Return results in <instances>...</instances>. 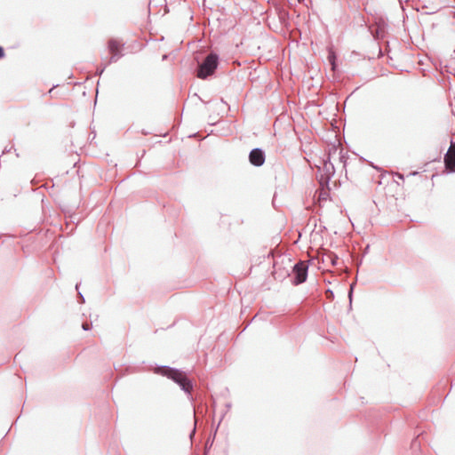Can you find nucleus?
Masks as SVG:
<instances>
[{"instance_id":"obj_1","label":"nucleus","mask_w":455,"mask_h":455,"mask_svg":"<svg viewBox=\"0 0 455 455\" xmlns=\"http://www.w3.org/2000/svg\"><path fill=\"white\" fill-rule=\"evenodd\" d=\"M155 372L173 380L188 395L189 400L193 399L191 395L193 382L187 377L184 371L169 366H158Z\"/></svg>"},{"instance_id":"obj_2","label":"nucleus","mask_w":455,"mask_h":455,"mask_svg":"<svg viewBox=\"0 0 455 455\" xmlns=\"http://www.w3.org/2000/svg\"><path fill=\"white\" fill-rule=\"evenodd\" d=\"M219 64V55L212 52H210L208 55H206L203 61L198 64L196 69V76L200 79H207L209 76L215 73Z\"/></svg>"},{"instance_id":"obj_3","label":"nucleus","mask_w":455,"mask_h":455,"mask_svg":"<svg viewBox=\"0 0 455 455\" xmlns=\"http://www.w3.org/2000/svg\"><path fill=\"white\" fill-rule=\"evenodd\" d=\"M338 152V148L335 145H332L331 148H329V153L328 157L326 159L323 160V172L319 179V183L321 187L329 186V182L331 179V177L335 173V168L333 164L331 162V155H334Z\"/></svg>"},{"instance_id":"obj_4","label":"nucleus","mask_w":455,"mask_h":455,"mask_svg":"<svg viewBox=\"0 0 455 455\" xmlns=\"http://www.w3.org/2000/svg\"><path fill=\"white\" fill-rule=\"evenodd\" d=\"M308 267L303 262H298L292 267L293 280L292 283L299 285L307 280Z\"/></svg>"},{"instance_id":"obj_5","label":"nucleus","mask_w":455,"mask_h":455,"mask_svg":"<svg viewBox=\"0 0 455 455\" xmlns=\"http://www.w3.org/2000/svg\"><path fill=\"white\" fill-rule=\"evenodd\" d=\"M444 167L448 173L455 172V141L451 140L450 147L444 155Z\"/></svg>"},{"instance_id":"obj_6","label":"nucleus","mask_w":455,"mask_h":455,"mask_svg":"<svg viewBox=\"0 0 455 455\" xmlns=\"http://www.w3.org/2000/svg\"><path fill=\"white\" fill-rule=\"evenodd\" d=\"M266 160L265 151L260 148H255L249 153V162L251 165L260 167Z\"/></svg>"},{"instance_id":"obj_7","label":"nucleus","mask_w":455,"mask_h":455,"mask_svg":"<svg viewBox=\"0 0 455 455\" xmlns=\"http://www.w3.org/2000/svg\"><path fill=\"white\" fill-rule=\"evenodd\" d=\"M108 46L112 54L108 64L116 62L123 56L121 53V45L116 39L112 38L108 41Z\"/></svg>"},{"instance_id":"obj_8","label":"nucleus","mask_w":455,"mask_h":455,"mask_svg":"<svg viewBox=\"0 0 455 455\" xmlns=\"http://www.w3.org/2000/svg\"><path fill=\"white\" fill-rule=\"evenodd\" d=\"M328 60H329L330 64L331 65V69L334 70L336 68V55H335L334 52L330 51L329 56H328Z\"/></svg>"},{"instance_id":"obj_9","label":"nucleus","mask_w":455,"mask_h":455,"mask_svg":"<svg viewBox=\"0 0 455 455\" xmlns=\"http://www.w3.org/2000/svg\"><path fill=\"white\" fill-rule=\"evenodd\" d=\"M338 151H339V161L344 164V166H346V164H347V156H346V154L343 153L342 149H339L338 148Z\"/></svg>"},{"instance_id":"obj_10","label":"nucleus","mask_w":455,"mask_h":455,"mask_svg":"<svg viewBox=\"0 0 455 455\" xmlns=\"http://www.w3.org/2000/svg\"><path fill=\"white\" fill-rule=\"evenodd\" d=\"M327 259L331 261V263L335 266L337 265L338 257L334 254L327 255Z\"/></svg>"},{"instance_id":"obj_11","label":"nucleus","mask_w":455,"mask_h":455,"mask_svg":"<svg viewBox=\"0 0 455 455\" xmlns=\"http://www.w3.org/2000/svg\"><path fill=\"white\" fill-rule=\"evenodd\" d=\"M355 285V283H351L349 291H348V299H349V305L350 306L352 304V297H353V291H354Z\"/></svg>"},{"instance_id":"obj_12","label":"nucleus","mask_w":455,"mask_h":455,"mask_svg":"<svg viewBox=\"0 0 455 455\" xmlns=\"http://www.w3.org/2000/svg\"><path fill=\"white\" fill-rule=\"evenodd\" d=\"M91 328H92V323H84L82 324V329L84 331H89V330H91Z\"/></svg>"},{"instance_id":"obj_13","label":"nucleus","mask_w":455,"mask_h":455,"mask_svg":"<svg viewBox=\"0 0 455 455\" xmlns=\"http://www.w3.org/2000/svg\"><path fill=\"white\" fill-rule=\"evenodd\" d=\"M325 293H326L327 299H332L334 298V293L331 290L328 289Z\"/></svg>"},{"instance_id":"obj_14","label":"nucleus","mask_w":455,"mask_h":455,"mask_svg":"<svg viewBox=\"0 0 455 455\" xmlns=\"http://www.w3.org/2000/svg\"><path fill=\"white\" fill-rule=\"evenodd\" d=\"M108 65V64L107 63V64H106L104 67H102L101 68H98V70H97L96 74L100 76V75L104 72V70H105V68H106V67H107Z\"/></svg>"},{"instance_id":"obj_15","label":"nucleus","mask_w":455,"mask_h":455,"mask_svg":"<svg viewBox=\"0 0 455 455\" xmlns=\"http://www.w3.org/2000/svg\"><path fill=\"white\" fill-rule=\"evenodd\" d=\"M419 446V443L417 439H413L411 442V448H416Z\"/></svg>"},{"instance_id":"obj_16","label":"nucleus","mask_w":455,"mask_h":455,"mask_svg":"<svg viewBox=\"0 0 455 455\" xmlns=\"http://www.w3.org/2000/svg\"><path fill=\"white\" fill-rule=\"evenodd\" d=\"M78 296H79L80 303H84L85 302L84 297L83 296V294L80 291H78Z\"/></svg>"},{"instance_id":"obj_17","label":"nucleus","mask_w":455,"mask_h":455,"mask_svg":"<svg viewBox=\"0 0 455 455\" xmlns=\"http://www.w3.org/2000/svg\"><path fill=\"white\" fill-rule=\"evenodd\" d=\"M4 56V48L0 45V59H2Z\"/></svg>"},{"instance_id":"obj_18","label":"nucleus","mask_w":455,"mask_h":455,"mask_svg":"<svg viewBox=\"0 0 455 455\" xmlns=\"http://www.w3.org/2000/svg\"><path fill=\"white\" fill-rule=\"evenodd\" d=\"M327 196H328L327 192L321 193L320 198L325 199Z\"/></svg>"},{"instance_id":"obj_19","label":"nucleus","mask_w":455,"mask_h":455,"mask_svg":"<svg viewBox=\"0 0 455 455\" xmlns=\"http://www.w3.org/2000/svg\"><path fill=\"white\" fill-rule=\"evenodd\" d=\"M277 275H278V274H277V271H276V270H275V272H274V275H275V279H276V278L281 277V275H278V276H277Z\"/></svg>"},{"instance_id":"obj_20","label":"nucleus","mask_w":455,"mask_h":455,"mask_svg":"<svg viewBox=\"0 0 455 455\" xmlns=\"http://www.w3.org/2000/svg\"><path fill=\"white\" fill-rule=\"evenodd\" d=\"M288 275H290V273L288 271H285L283 274V276H288Z\"/></svg>"},{"instance_id":"obj_21","label":"nucleus","mask_w":455,"mask_h":455,"mask_svg":"<svg viewBox=\"0 0 455 455\" xmlns=\"http://www.w3.org/2000/svg\"><path fill=\"white\" fill-rule=\"evenodd\" d=\"M195 432H196V427L193 429L192 433L190 434V437H192V435H194Z\"/></svg>"},{"instance_id":"obj_22","label":"nucleus","mask_w":455,"mask_h":455,"mask_svg":"<svg viewBox=\"0 0 455 455\" xmlns=\"http://www.w3.org/2000/svg\"><path fill=\"white\" fill-rule=\"evenodd\" d=\"M78 288H79V283H76V290L78 291Z\"/></svg>"},{"instance_id":"obj_23","label":"nucleus","mask_w":455,"mask_h":455,"mask_svg":"<svg viewBox=\"0 0 455 455\" xmlns=\"http://www.w3.org/2000/svg\"><path fill=\"white\" fill-rule=\"evenodd\" d=\"M399 179H403V176L399 174Z\"/></svg>"}]
</instances>
